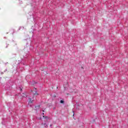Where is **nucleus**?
I'll list each match as a JSON object with an SVG mask.
<instances>
[{
	"label": "nucleus",
	"mask_w": 128,
	"mask_h": 128,
	"mask_svg": "<svg viewBox=\"0 0 128 128\" xmlns=\"http://www.w3.org/2000/svg\"><path fill=\"white\" fill-rule=\"evenodd\" d=\"M8 44H6V48H8Z\"/></svg>",
	"instance_id": "6e6552de"
},
{
	"label": "nucleus",
	"mask_w": 128,
	"mask_h": 128,
	"mask_svg": "<svg viewBox=\"0 0 128 128\" xmlns=\"http://www.w3.org/2000/svg\"><path fill=\"white\" fill-rule=\"evenodd\" d=\"M6 34H8V32H7Z\"/></svg>",
	"instance_id": "4be33fe9"
},
{
	"label": "nucleus",
	"mask_w": 128,
	"mask_h": 128,
	"mask_svg": "<svg viewBox=\"0 0 128 128\" xmlns=\"http://www.w3.org/2000/svg\"><path fill=\"white\" fill-rule=\"evenodd\" d=\"M20 90L22 92V88H20Z\"/></svg>",
	"instance_id": "f8f14e48"
},
{
	"label": "nucleus",
	"mask_w": 128,
	"mask_h": 128,
	"mask_svg": "<svg viewBox=\"0 0 128 128\" xmlns=\"http://www.w3.org/2000/svg\"><path fill=\"white\" fill-rule=\"evenodd\" d=\"M72 112H73V116H74V111L72 110Z\"/></svg>",
	"instance_id": "9d476101"
},
{
	"label": "nucleus",
	"mask_w": 128,
	"mask_h": 128,
	"mask_svg": "<svg viewBox=\"0 0 128 128\" xmlns=\"http://www.w3.org/2000/svg\"><path fill=\"white\" fill-rule=\"evenodd\" d=\"M1 74H4V72H2Z\"/></svg>",
	"instance_id": "4468645a"
},
{
	"label": "nucleus",
	"mask_w": 128,
	"mask_h": 128,
	"mask_svg": "<svg viewBox=\"0 0 128 128\" xmlns=\"http://www.w3.org/2000/svg\"><path fill=\"white\" fill-rule=\"evenodd\" d=\"M50 126H52V124H50Z\"/></svg>",
	"instance_id": "412c9836"
},
{
	"label": "nucleus",
	"mask_w": 128,
	"mask_h": 128,
	"mask_svg": "<svg viewBox=\"0 0 128 128\" xmlns=\"http://www.w3.org/2000/svg\"><path fill=\"white\" fill-rule=\"evenodd\" d=\"M42 116H44V113H42Z\"/></svg>",
	"instance_id": "2eb2a0df"
},
{
	"label": "nucleus",
	"mask_w": 128,
	"mask_h": 128,
	"mask_svg": "<svg viewBox=\"0 0 128 128\" xmlns=\"http://www.w3.org/2000/svg\"><path fill=\"white\" fill-rule=\"evenodd\" d=\"M5 122H4V120H2V124H5V123H4Z\"/></svg>",
	"instance_id": "0eeeda50"
},
{
	"label": "nucleus",
	"mask_w": 128,
	"mask_h": 128,
	"mask_svg": "<svg viewBox=\"0 0 128 128\" xmlns=\"http://www.w3.org/2000/svg\"><path fill=\"white\" fill-rule=\"evenodd\" d=\"M43 118H45L46 120H48V116H43Z\"/></svg>",
	"instance_id": "39448f33"
},
{
	"label": "nucleus",
	"mask_w": 128,
	"mask_h": 128,
	"mask_svg": "<svg viewBox=\"0 0 128 128\" xmlns=\"http://www.w3.org/2000/svg\"><path fill=\"white\" fill-rule=\"evenodd\" d=\"M42 112H44V110H43Z\"/></svg>",
	"instance_id": "f3484780"
},
{
	"label": "nucleus",
	"mask_w": 128,
	"mask_h": 128,
	"mask_svg": "<svg viewBox=\"0 0 128 128\" xmlns=\"http://www.w3.org/2000/svg\"><path fill=\"white\" fill-rule=\"evenodd\" d=\"M4 38H6V37H4Z\"/></svg>",
	"instance_id": "6ab92c4d"
},
{
	"label": "nucleus",
	"mask_w": 128,
	"mask_h": 128,
	"mask_svg": "<svg viewBox=\"0 0 128 128\" xmlns=\"http://www.w3.org/2000/svg\"><path fill=\"white\" fill-rule=\"evenodd\" d=\"M35 110H40V105H38L37 106H35Z\"/></svg>",
	"instance_id": "f03ea898"
},
{
	"label": "nucleus",
	"mask_w": 128,
	"mask_h": 128,
	"mask_svg": "<svg viewBox=\"0 0 128 128\" xmlns=\"http://www.w3.org/2000/svg\"><path fill=\"white\" fill-rule=\"evenodd\" d=\"M8 72V68H6L5 70L4 71V72Z\"/></svg>",
	"instance_id": "1a4fd4ad"
},
{
	"label": "nucleus",
	"mask_w": 128,
	"mask_h": 128,
	"mask_svg": "<svg viewBox=\"0 0 128 128\" xmlns=\"http://www.w3.org/2000/svg\"><path fill=\"white\" fill-rule=\"evenodd\" d=\"M40 120H42V118H40Z\"/></svg>",
	"instance_id": "a211bd4d"
},
{
	"label": "nucleus",
	"mask_w": 128,
	"mask_h": 128,
	"mask_svg": "<svg viewBox=\"0 0 128 128\" xmlns=\"http://www.w3.org/2000/svg\"><path fill=\"white\" fill-rule=\"evenodd\" d=\"M32 102H34V100H32V98H29L28 104L31 108H32V106L30 105V104H32Z\"/></svg>",
	"instance_id": "f257e3e1"
},
{
	"label": "nucleus",
	"mask_w": 128,
	"mask_h": 128,
	"mask_svg": "<svg viewBox=\"0 0 128 128\" xmlns=\"http://www.w3.org/2000/svg\"><path fill=\"white\" fill-rule=\"evenodd\" d=\"M32 92V90H31Z\"/></svg>",
	"instance_id": "dca6fc26"
},
{
	"label": "nucleus",
	"mask_w": 128,
	"mask_h": 128,
	"mask_svg": "<svg viewBox=\"0 0 128 128\" xmlns=\"http://www.w3.org/2000/svg\"><path fill=\"white\" fill-rule=\"evenodd\" d=\"M33 98V99H34V96H33V98Z\"/></svg>",
	"instance_id": "aec40b11"
},
{
	"label": "nucleus",
	"mask_w": 128,
	"mask_h": 128,
	"mask_svg": "<svg viewBox=\"0 0 128 128\" xmlns=\"http://www.w3.org/2000/svg\"><path fill=\"white\" fill-rule=\"evenodd\" d=\"M45 128H48V124L44 123V124H42Z\"/></svg>",
	"instance_id": "20e7f679"
},
{
	"label": "nucleus",
	"mask_w": 128,
	"mask_h": 128,
	"mask_svg": "<svg viewBox=\"0 0 128 128\" xmlns=\"http://www.w3.org/2000/svg\"><path fill=\"white\" fill-rule=\"evenodd\" d=\"M34 90H36L34 93V96H36V94L37 96H38V91H36V88H34Z\"/></svg>",
	"instance_id": "7ed1b4c3"
},
{
	"label": "nucleus",
	"mask_w": 128,
	"mask_h": 128,
	"mask_svg": "<svg viewBox=\"0 0 128 128\" xmlns=\"http://www.w3.org/2000/svg\"><path fill=\"white\" fill-rule=\"evenodd\" d=\"M36 84V82H34V83H32V84Z\"/></svg>",
	"instance_id": "9b49d317"
},
{
	"label": "nucleus",
	"mask_w": 128,
	"mask_h": 128,
	"mask_svg": "<svg viewBox=\"0 0 128 128\" xmlns=\"http://www.w3.org/2000/svg\"><path fill=\"white\" fill-rule=\"evenodd\" d=\"M60 104H64V100H60Z\"/></svg>",
	"instance_id": "423d86ee"
},
{
	"label": "nucleus",
	"mask_w": 128,
	"mask_h": 128,
	"mask_svg": "<svg viewBox=\"0 0 128 128\" xmlns=\"http://www.w3.org/2000/svg\"><path fill=\"white\" fill-rule=\"evenodd\" d=\"M8 62L7 63H5V64H6H6H8Z\"/></svg>",
	"instance_id": "ddd939ff"
}]
</instances>
